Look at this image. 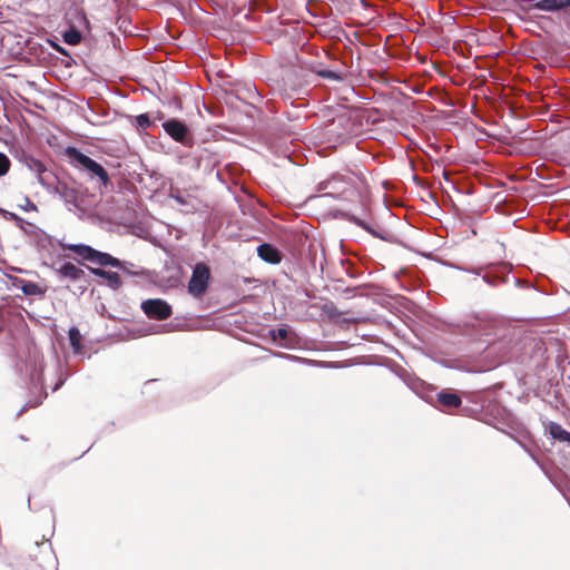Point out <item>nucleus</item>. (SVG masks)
I'll use <instances>...</instances> for the list:
<instances>
[{"instance_id": "nucleus-7", "label": "nucleus", "mask_w": 570, "mask_h": 570, "mask_svg": "<svg viewBox=\"0 0 570 570\" xmlns=\"http://www.w3.org/2000/svg\"><path fill=\"white\" fill-rule=\"evenodd\" d=\"M91 273L106 281V284L112 288L118 289L121 286V279L118 273L107 272L102 268H90Z\"/></svg>"}, {"instance_id": "nucleus-9", "label": "nucleus", "mask_w": 570, "mask_h": 570, "mask_svg": "<svg viewBox=\"0 0 570 570\" xmlns=\"http://www.w3.org/2000/svg\"><path fill=\"white\" fill-rule=\"evenodd\" d=\"M58 273L61 277L69 279H80L85 276V272L72 263H65L59 269Z\"/></svg>"}, {"instance_id": "nucleus-1", "label": "nucleus", "mask_w": 570, "mask_h": 570, "mask_svg": "<svg viewBox=\"0 0 570 570\" xmlns=\"http://www.w3.org/2000/svg\"><path fill=\"white\" fill-rule=\"evenodd\" d=\"M70 250H72L75 254H77L79 257H81L85 261H88L92 264L99 265V266H111V267H120L121 262L111 256L108 253L98 252L90 246L77 244V245H70L68 246Z\"/></svg>"}, {"instance_id": "nucleus-12", "label": "nucleus", "mask_w": 570, "mask_h": 570, "mask_svg": "<svg viewBox=\"0 0 570 570\" xmlns=\"http://www.w3.org/2000/svg\"><path fill=\"white\" fill-rule=\"evenodd\" d=\"M27 166L32 173L37 175L38 181L42 186H46V180L43 176L47 173L46 166L40 160L32 157L27 159Z\"/></svg>"}, {"instance_id": "nucleus-4", "label": "nucleus", "mask_w": 570, "mask_h": 570, "mask_svg": "<svg viewBox=\"0 0 570 570\" xmlns=\"http://www.w3.org/2000/svg\"><path fill=\"white\" fill-rule=\"evenodd\" d=\"M141 309L148 317L160 321L171 315L170 305L159 298L144 301L141 303Z\"/></svg>"}, {"instance_id": "nucleus-23", "label": "nucleus", "mask_w": 570, "mask_h": 570, "mask_svg": "<svg viewBox=\"0 0 570 570\" xmlns=\"http://www.w3.org/2000/svg\"><path fill=\"white\" fill-rule=\"evenodd\" d=\"M282 357H285V358H288V360H292V361H297V362H303V363H307L308 361L307 360H303V358H299L297 356H293V355H289V354H279Z\"/></svg>"}, {"instance_id": "nucleus-3", "label": "nucleus", "mask_w": 570, "mask_h": 570, "mask_svg": "<svg viewBox=\"0 0 570 570\" xmlns=\"http://www.w3.org/2000/svg\"><path fill=\"white\" fill-rule=\"evenodd\" d=\"M209 278V267L204 263L196 264L188 282V293L193 297H202L208 288Z\"/></svg>"}, {"instance_id": "nucleus-24", "label": "nucleus", "mask_w": 570, "mask_h": 570, "mask_svg": "<svg viewBox=\"0 0 570 570\" xmlns=\"http://www.w3.org/2000/svg\"><path fill=\"white\" fill-rule=\"evenodd\" d=\"M483 279L491 285L493 284L487 275L483 276Z\"/></svg>"}, {"instance_id": "nucleus-8", "label": "nucleus", "mask_w": 570, "mask_h": 570, "mask_svg": "<svg viewBox=\"0 0 570 570\" xmlns=\"http://www.w3.org/2000/svg\"><path fill=\"white\" fill-rule=\"evenodd\" d=\"M258 256L271 264H277L281 262L279 252L269 244H262L257 248Z\"/></svg>"}, {"instance_id": "nucleus-10", "label": "nucleus", "mask_w": 570, "mask_h": 570, "mask_svg": "<svg viewBox=\"0 0 570 570\" xmlns=\"http://www.w3.org/2000/svg\"><path fill=\"white\" fill-rule=\"evenodd\" d=\"M438 401L444 407L452 409L461 405V397L452 392L442 391L438 394Z\"/></svg>"}, {"instance_id": "nucleus-20", "label": "nucleus", "mask_w": 570, "mask_h": 570, "mask_svg": "<svg viewBox=\"0 0 570 570\" xmlns=\"http://www.w3.org/2000/svg\"><path fill=\"white\" fill-rule=\"evenodd\" d=\"M21 209L26 212H36L38 208L35 203H32L28 197L23 198V204L19 205Z\"/></svg>"}, {"instance_id": "nucleus-14", "label": "nucleus", "mask_w": 570, "mask_h": 570, "mask_svg": "<svg viewBox=\"0 0 570 570\" xmlns=\"http://www.w3.org/2000/svg\"><path fill=\"white\" fill-rule=\"evenodd\" d=\"M63 41L70 46H76L81 41V33L75 28L66 30L62 35Z\"/></svg>"}, {"instance_id": "nucleus-22", "label": "nucleus", "mask_w": 570, "mask_h": 570, "mask_svg": "<svg viewBox=\"0 0 570 570\" xmlns=\"http://www.w3.org/2000/svg\"><path fill=\"white\" fill-rule=\"evenodd\" d=\"M40 403H41V400H39V401L35 402V403L28 402V403H26V404L22 406V409L19 411V413H18V414L20 415V414H21L23 411H26L28 407H35V406H37V405H38V404H40Z\"/></svg>"}, {"instance_id": "nucleus-19", "label": "nucleus", "mask_w": 570, "mask_h": 570, "mask_svg": "<svg viewBox=\"0 0 570 570\" xmlns=\"http://www.w3.org/2000/svg\"><path fill=\"white\" fill-rule=\"evenodd\" d=\"M136 124L138 127L146 129L150 126V119L147 115L142 114L136 117Z\"/></svg>"}, {"instance_id": "nucleus-17", "label": "nucleus", "mask_w": 570, "mask_h": 570, "mask_svg": "<svg viewBox=\"0 0 570 570\" xmlns=\"http://www.w3.org/2000/svg\"><path fill=\"white\" fill-rule=\"evenodd\" d=\"M10 168V159L0 153V177L6 175Z\"/></svg>"}, {"instance_id": "nucleus-25", "label": "nucleus", "mask_w": 570, "mask_h": 570, "mask_svg": "<svg viewBox=\"0 0 570 570\" xmlns=\"http://www.w3.org/2000/svg\"><path fill=\"white\" fill-rule=\"evenodd\" d=\"M56 49H57L58 51H60V52H65V51L61 49V47H59V46H57V47H56Z\"/></svg>"}, {"instance_id": "nucleus-5", "label": "nucleus", "mask_w": 570, "mask_h": 570, "mask_svg": "<svg viewBox=\"0 0 570 570\" xmlns=\"http://www.w3.org/2000/svg\"><path fill=\"white\" fill-rule=\"evenodd\" d=\"M163 128L177 142L189 145V129L183 121L170 119L163 124Z\"/></svg>"}, {"instance_id": "nucleus-21", "label": "nucleus", "mask_w": 570, "mask_h": 570, "mask_svg": "<svg viewBox=\"0 0 570 570\" xmlns=\"http://www.w3.org/2000/svg\"><path fill=\"white\" fill-rule=\"evenodd\" d=\"M288 333L285 328H277L272 331V337L273 340H285L287 337Z\"/></svg>"}, {"instance_id": "nucleus-15", "label": "nucleus", "mask_w": 570, "mask_h": 570, "mask_svg": "<svg viewBox=\"0 0 570 570\" xmlns=\"http://www.w3.org/2000/svg\"><path fill=\"white\" fill-rule=\"evenodd\" d=\"M69 341L71 346L76 352L80 350V341H81V334L77 327H71L69 330Z\"/></svg>"}, {"instance_id": "nucleus-18", "label": "nucleus", "mask_w": 570, "mask_h": 570, "mask_svg": "<svg viewBox=\"0 0 570 570\" xmlns=\"http://www.w3.org/2000/svg\"><path fill=\"white\" fill-rule=\"evenodd\" d=\"M22 292L26 294V295H35L39 292V287L37 284L35 283H31V282H27L23 284L22 286Z\"/></svg>"}, {"instance_id": "nucleus-13", "label": "nucleus", "mask_w": 570, "mask_h": 570, "mask_svg": "<svg viewBox=\"0 0 570 570\" xmlns=\"http://www.w3.org/2000/svg\"><path fill=\"white\" fill-rule=\"evenodd\" d=\"M549 433L554 440L570 443V433L558 423L551 422L549 424Z\"/></svg>"}, {"instance_id": "nucleus-6", "label": "nucleus", "mask_w": 570, "mask_h": 570, "mask_svg": "<svg viewBox=\"0 0 570 570\" xmlns=\"http://www.w3.org/2000/svg\"><path fill=\"white\" fill-rule=\"evenodd\" d=\"M26 368L29 373L30 383L35 386H42V368H43V360L40 355L33 354L29 357V362L26 365Z\"/></svg>"}, {"instance_id": "nucleus-16", "label": "nucleus", "mask_w": 570, "mask_h": 570, "mask_svg": "<svg viewBox=\"0 0 570 570\" xmlns=\"http://www.w3.org/2000/svg\"><path fill=\"white\" fill-rule=\"evenodd\" d=\"M317 73H318V76H321L323 78L331 79V80H335V81L343 80V76L341 73L336 72V71H332V70H327V69H322Z\"/></svg>"}, {"instance_id": "nucleus-2", "label": "nucleus", "mask_w": 570, "mask_h": 570, "mask_svg": "<svg viewBox=\"0 0 570 570\" xmlns=\"http://www.w3.org/2000/svg\"><path fill=\"white\" fill-rule=\"evenodd\" d=\"M68 156L80 167L86 169L91 177H97L99 180L107 185L109 177L105 168L89 156L82 154L75 147H69L67 150Z\"/></svg>"}, {"instance_id": "nucleus-11", "label": "nucleus", "mask_w": 570, "mask_h": 570, "mask_svg": "<svg viewBox=\"0 0 570 570\" xmlns=\"http://www.w3.org/2000/svg\"><path fill=\"white\" fill-rule=\"evenodd\" d=\"M537 7L543 11H559L570 7V0H541Z\"/></svg>"}]
</instances>
